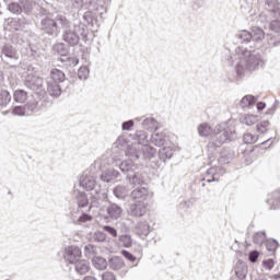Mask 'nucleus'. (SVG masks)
I'll return each instance as SVG.
<instances>
[{"instance_id": "f257e3e1", "label": "nucleus", "mask_w": 280, "mask_h": 280, "mask_svg": "<svg viewBox=\"0 0 280 280\" xmlns=\"http://www.w3.org/2000/svg\"><path fill=\"white\" fill-rule=\"evenodd\" d=\"M62 31V40L68 47H82V43H89V27L82 22L72 23L67 16L58 18Z\"/></svg>"}, {"instance_id": "f03ea898", "label": "nucleus", "mask_w": 280, "mask_h": 280, "mask_svg": "<svg viewBox=\"0 0 280 280\" xmlns=\"http://www.w3.org/2000/svg\"><path fill=\"white\" fill-rule=\"evenodd\" d=\"M260 67H264V58L261 54L257 50H244V55L240 57V61L236 63L235 69L238 78L246 75V71L253 73L257 71Z\"/></svg>"}, {"instance_id": "7ed1b4c3", "label": "nucleus", "mask_w": 280, "mask_h": 280, "mask_svg": "<svg viewBox=\"0 0 280 280\" xmlns=\"http://www.w3.org/2000/svg\"><path fill=\"white\" fill-rule=\"evenodd\" d=\"M237 139V131H235V127L229 126L226 122H222L215 126L214 136L212 137V141L208 143V148H221L228 141H235Z\"/></svg>"}, {"instance_id": "20e7f679", "label": "nucleus", "mask_w": 280, "mask_h": 280, "mask_svg": "<svg viewBox=\"0 0 280 280\" xmlns=\"http://www.w3.org/2000/svg\"><path fill=\"white\" fill-rule=\"evenodd\" d=\"M129 153L133 161L143 159L144 161H149L151 167H161V161L156 159V149L150 144H142L138 148L129 149Z\"/></svg>"}, {"instance_id": "39448f33", "label": "nucleus", "mask_w": 280, "mask_h": 280, "mask_svg": "<svg viewBox=\"0 0 280 280\" xmlns=\"http://www.w3.org/2000/svg\"><path fill=\"white\" fill-rule=\"evenodd\" d=\"M236 38L241 45H249L253 47L255 43H261L266 38V33L259 26H254L250 32L241 31L236 34Z\"/></svg>"}, {"instance_id": "423d86ee", "label": "nucleus", "mask_w": 280, "mask_h": 280, "mask_svg": "<svg viewBox=\"0 0 280 280\" xmlns=\"http://www.w3.org/2000/svg\"><path fill=\"white\" fill-rule=\"evenodd\" d=\"M60 16H67L65 14H54L52 16L42 20L39 22V30L43 32V34H46V36H49L50 38H58L60 36Z\"/></svg>"}, {"instance_id": "0eeeda50", "label": "nucleus", "mask_w": 280, "mask_h": 280, "mask_svg": "<svg viewBox=\"0 0 280 280\" xmlns=\"http://www.w3.org/2000/svg\"><path fill=\"white\" fill-rule=\"evenodd\" d=\"M85 5L88 11L83 14V21L90 27L97 30L100 27V16H102L100 4H97V0H86Z\"/></svg>"}, {"instance_id": "6e6552de", "label": "nucleus", "mask_w": 280, "mask_h": 280, "mask_svg": "<svg viewBox=\"0 0 280 280\" xmlns=\"http://www.w3.org/2000/svg\"><path fill=\"white\" fill-rule=\"evenodd\" d=\"M7 10L11 12V14H25V16H30L34 7L30 0H19L7 2Z\"/></svg>"}, {"instance_id": "1a4fd4ad", "label": "nucleus", "mask_w": 280, "mask_h": 280, "mask_svg": "<svg viewBox=\"0 0 280 280\" xmlns=\"http://www.w3.org/2000/svg\"><path fill=\"white\" fill-rule=\"evenodd\" d=\"M24 85L26 86V89H30L31 91L36 93L38 97H44L45 95H47V92L45 91V82L40 77L28 74L24 80Z\"/></svg>"}, {"instance_id": "9d476101", "label": "nucleus", "mask_w": 280, "mask_h": 280, "mask_svg": "<svg viewBox=\"0 0 280 280\" xmlns=\"http://www.w3.org/2000/svg\"><path fill=\"white\" fill-rule=\"evenodd\" d=\"M0 58L3 65L13 67L14 62L19 60V49H16L12 44H4L0 50Z\"/></svg>"}, {"instance_id": "9b49d317", "label": "nucleus", "mask_w": 280, "mask_h": 280, "mask_svg": "<svg viewBox=\"0 0 280 280\" xmlns=\"http://www.w3.org/2000/svg\"><path fill=\"white\" fill-rule=\"evenodd\" d=\"M124 215V205L115 201H107L105 206V220L117 221Z\"/></svg>"}, {"instance_id": "f8f14e48", "label": "nucleus", "mask_w": 280, "mask_h": 280, "mask_svg": "<svg viewBox=\"0 0 280 280\" xmlns=\"http://www.w3.org/2000/svg\"><path fill=\"white\" fill-rule=\"evenodd\" d=\"M82 249L75 245L68 246L65 249L63 259L69 266H73L75 261H80Z\"/></svg>"}, {"instance_id": "ddd939ff", "label": "nucleus", "mask_w": 280, "mask_h": 280, "mask_svg": "<svg viewBox=\"0 0 280 280\" xmlns=\"http://www.w3.org/2000/svg\"><path fill=\"white\" fill-rule=\"evenodd\" d=\"M92 191L90 210L92 207H100L101 202L108 200V192L106 189H102V186L96 187L95 190Z\"/></svg>"}, {"instance_id": "4468645a", "label": "nucleus", "mask_w": 280, "mask_h": 280, "mask_svg": "<svg viewBox=\"0 0 280 280\" xmlns=\"http://www.w3.org/2000/svg\"><path fill=\"white\" fill-rule=\"evenodd\" d=\"M116 166L119 167L120 172L128 178V176L135 174L139 170V165L135 163V159L125 160L120 163L116 162Z\"/></svg>"}, {"instance_id": "2eb2a0df", "label": "nucleus", "mask_w": 280, "mask_h": 280, "mask_svg": "<svg viewBox=\"0 0 280 280\" xmlns=\"http://www.w3.org/2000/svg\"><path fill=\"white\" fill-rule=\"evenodd\" d=\"M79 185L80 187H82L83 189H85V191H93L96 189L97 186V182L95 180V176L88 174V173H83L79 179Z\"/></svg>"}, {"instance_id": "dca6fc26", "label": "nucleus", "mask_w": 280, "mask_h": 280, "mask_svg": "<svg viewBox=\"0 0 280 280\" xmlns=\"http://www.w3.org/2000/svg\"><path fill=\"white\" fill-rule=\"evenodd\" d=\"M148 211V207L143 201H136L129 205L128 213L132 218H143Z\"/></svg>"}, {"instance_id": "f3484780", "label": "nucleus", "mask_w": 280, "mask_h": 280, "mask_svg": "<svg viewBox=\"0 0 280 280\" xmlns=\"http://www.w3.org/2000/svg\"><path fill=\"white\" fill-rule=\"evenodd\" d=\"M269 30H271V32H275V34L270 37L268 44L271 47H280V21L279 20H273L270 22L269 24Z\"/></svg>"}, {"instance_id": "a211bd4d", "label": "nucleus", "mask_w": 280, "mask_h": 280, "mask_svg": "<svg viewBox=\"0 0 280 280\" xmlns=\"http://www.w3.org/2000/svg\"><path fill=\"white\" fill-rule=\"evenodd\" d=\"M136 121H141L142 128L150 132H156V130H159V121L154 119V117H136Z\"/></svg>"}, {"instance_id": "6ab92c4d", "label": "nucleus", "mask_w": 280, "mask_h": 280, "mask_svg": "<svg viewBox=\"0 0 280 280\" xmlns=\"http://www.w3.org/2000/svg\"><path fill=\"white\" fill-rule=\"evenodd\" d=\"M57 62V67H61V69H71V67H78L80 65V59L67 55L66 57H59Z\"/></svg>"}, {"instance_id": "aec40b11", "label": "nucleus", "mask_w": 280, "mask_h": 280, "mask_svg": "<svg viewBox=\"0 0 280 280\" xmlns=\"http://www.w3.org/2000/svg\"><path fill=\"white\" fill-rule=\"evenodd\" d=\"M100 178L103 183H115L121 178V173L115 168H107L102 172Z\"/></svg>"}, {"instance_id": "412c9836", "label": "nucleus", "mask_w": 280, "mask_h": 280, "mask_svg": "<svg viewBox=\"0 0 280 280\" xmlns=\"http://www.w3.org/2000/svg\"><path fill=\"white\" fill-rule=\"evenodd\" d=\"M73 198L79 209H85V207H89V205H91L89 200V195L84 191L75 190L73 194Z\"/></svg>"}, {"instance_id": "4be33fe9", "label": "nucleus", "mask_w": 280, "mask_h": 280, "mask_svg": "<svg viewBox=\"0 0 280 280\" xmlns=\"http://www.w3.org/2000/svg\"><path fill=\"white\" fill-rule=\"evenodd\" d=\"M149 195L148 188L141 186L131 191L130 198L136 200V202H144V200H148Z\"/></svg>"}, {"instance_id": "5701e85b", "label": "nucleus", "mask_w": 280, "mask_h": 280, "mask_svg": "<svg viewBox=\"0 0 280 280\" xmlns=\"http://www.w3.org/2000/svg\"><path fill=\"white\" fill-rule=\"evenodd\" d=\"M108 268L114 271L121 270V268H126V261L120 256H109Z\"/></svg>"}, {"instance_id": "b1692460", "label": "nucleus", "mask_w": 280, "mask_h": 280, "mask_svg": "<svg viewBox=\"0 0 280 280\" xmlns=\"http://www.w3.org/2000/svg\"><path fill=\"white\" fill-rule=\"evenodd\" d=\"M50 80L57 84H65L67 82V74L58 68H52L50 70Z\"/></svg>"}, {"instance_id": "393cba45", "label": "nucleus", "mask_w": 280, "mask_h": 280, "mask_svg": "<svg viewBox=\"0 0 280 280\" xmlns=\"http://www.w3.org/2000/svg\"><path fill=\"white\" fill-rule=\"evenodd\" d=\"M77 275H86L91 270V262L86 259H79L73 264Z\"/></svg>"}, {"instance_id": "a878e982", "label": "nucleus", "mask_w": 280, "mask_h": 280, "mask_svg": "<svg viewBox=\"0 0 280 280\" xmlns=\"http://www.w3.org/2000/svg\"><path fill=\"white\" fill-rule=\"evenodd\" d=\"M115 148L118 150H121L126 154V156H129L132 159V155L129 153L130 150H135L136 147H131L128 141L124 138H118L117 141L115 142Z\"/></svg>"}, {"instance_id": "bb28decb", "label": "nucleus", "mask_w": 280, "mask_h": 280, "mask_svg": "<svg viewBox=\"0 0 280 280\" xmlns=\"http://www.w3.org/2000/svg\"><path fill=\"white\" fill-rule=\"evenodd\" d=\"M167 141H170V139L163 133L153 132L151 135V143L158 148H165V145H167Z\"/></svg>"}, {"instance_id": "cd10ccee", "label": "nucleus", "mask_w": 280, "mask_h": 280, "mask_svg": "<svg viewBox=\"0 0 280 280\" xmlns=\"http://www.w3.org/2000/svg\"><path fill=\"white\" fill-rule=\"evenodd\" d=\"M127 180L130 183V185H133L135 187H137V185L142 187V185L145 184V177H143V174H141L138 170L135 171L130 176H128Z\"/></svg>"}, {"instance_id": "c85d7f7f", "label": "nucleus", "mask_w": 280, "mask_h": 280, "mask_svg": "<svg viewBox=\"0 0 280 280\" xmlns=\"http://www.w3.org/2000/svg\"><path fill=\"white\" fill-rule=\"evenodd\" d=\"M34 15H35V19H37V21H39V23H43V21H45V19H49V18L54 16V13L49 12V10H47L46 8H44L42 5H37V8L34 11Z\"/></svg>"}, {"instance_id": "c756f323", "label": "nucleus", "mask_w": 280, "mask_h": 280, "mask_svg": "<svg viewBox=\"0 0 280 280\" xmlns=\"http://www.w3.org/2000/svg\"><path fill=\"white\" fill-rule=\"evenodd\" d=\"M235 159V153L231 148H223L220 152L219 162L223 164H229Z\"/></svg>"}, {"instance_id": "7c9ffc66", "label": "nucleus", "mask_w": 280, "mask_h": 280, "mask_svg": "<svg viewBox=\"0 0 280 280\" xmlns=\"http://www.w3.org/2000/svg\"><path fill=\"white\" fill-rule=\"evenodd\" d=\"M236 277H248V266L242 259H238L234 267Z\"/></svg>"}, {"instance_id": "2f4dec72", "label": "nucleus", "mask_w": 280, "mask_h": 280, "mask_svg": "<svg viewBox=\"0 0 280 280\" xmlns=\"http://www.w3.org/2000/svg\"><path fill=\"white\" fill-rule=\"evenodd\" d=\"M60 84L61 83L48 82L47 91L51 97H60V95H62V85Z\"/></svg>"}, {"instance_id": "473e14b6", "label": "nucleus", "mask_w": 280, "mask_h": 280, "mask_svg": "<svg viewBox=\"0 0 280 280\" xmlns=\"http://www.w3.org/2000/svg\"><path fill=\"white\" fill-rule=\"evenodd\" d=\"M174 156V150L171 147H163L159 151V161L160 163H165V161L172 159Z\"/></svg>"}, {"instance_id": "72a5a7b5", "label": "nucleus", "mask_w": 280, "mask_h": 280, "mask_svg": "<svg viewBox=\"0 0 280 280\" xmlns=\"http://www.w3.org/2000/svg\"><path fill=\"white\" fill-rule=\"evenodd\" d=\"M52 51L60 56V58H65L69 56V46L65 43H57L52 46Z\"/></svg>"}, {"instance_id": "f704fd0d", "label": "nucleus", "mask_w": 280, "mask_h": 280, "mask_svg": "<svg viewBox=\"0 0 280 280\" xmlns=\"http://www.w3.org/2000/svg\"><path fill=\"white\" fill-rule=\"evenodd\" d=\"M27 97H30V93L23 89H18L13 92V100L18 104H25V102H27Z\"/></svg>"}, {"instance_id": "c9c22d12", "label": "nucleus", "mask_w": 280, "mask_h": 280, "mask_svg": "<svg viewBox=\"0 0 280 280\" xmlns=\"http://www.w3.org/2000/svg\"><path fill=\"white\" fill-rule=\"evenodd\" d=\"M92 264L96 270H106V268H108V260L101 256H94L92 258Z\"/></svg>"}, {"instance_id": "e433bc0d", "label": "nucleus", "mask_w": 280, "mask_h": 280, "mask_svg": "<svg viewBox=\"0 0 280 280\" xmlns=\"http://www.w3.org/2000/svg\"><path fill=\"white\" fill-rule=\"evenodd\" d=\"M12 102V94L8 90H0V108H7V106Z\"/></svg>"}, {"instance_id": "4c0bfd02", "label": "nucleus", "mask_w": 280, "mask_h": 280, "mask_svg": "<svg viewBox=\"0 0 280 280\" xmlns=\"http://www.w3.org/2000/svg\"><path fill=\"white\" fill-rule=\"evenodd\" d=\"M270 205V209L277 210L280 209V190H276L271 194V198L267 200Z\"/></svg>"}, {"instance_id": "58836bf2", "label": "nucleus", "mask_w": 280, "mask_h": 280, "mask_svg": "<svg viewBox=\"0 0 280 280\" xmlns=\"http://www.w3.org/2000/svg\"><path fill=\"white\" fill-rule=\"evenodd\" d=\"M255 104H257V97L255 95H245L241 100L242 108H252V106H255Z\"/></svg>"}, {"instance_id": "ea45409f", "label": "nucleus", "mask_w": 280, "mask_h": 280, "mask_svg": "<svg viewBox=\"0 0 280 280\" xmlns=\"http://www.w3.org/2000/svg\"><path fill=\"white\" fill-rule=\"evenodd\" d=\"M113 194L115 198H118V200H126V196H128V188H126V186L118 185L113 189Z\"/></svg>"}, {"instance_id": "a19ab883", "label": "nucleus", "mask_w": 280, "mask_h": 280, "mask_svg": "<svg viewBox=\"0 0 280 280\" xmlns=\"http://www.w3.org/2000/svg\"><path fill=\"white\" fill-rule=\"evenodd\" d=\"M135 141H138L139 145H145L149 143L148 133L143 130H137L133 135Z\"/></svg>"}, {"instance_id": "79ce46f5", "label": "nucleus", "mask_w": 280, "mask_h": 280, "mask_svg": "<svg viewBox=\"0 0 280 280\" xmlns=\"http://www.w3.org/2000/svg\"><path fill=\"white\" fill-rule=\"evenodd\" d=\"M118 244L124 248H132V236L130 234L119 235Z\"/></svg>"}, {"instance_id": "37998d69", "label": "nucleus", "mask_w": 280, "mask_h": 280, "mask_svg": "<svg viewBox=\"0 0 280 280\" xmlns=\"http://www.w3.org/2000/svg\"><path fill=\"white\" fill-rule=\"evenodd\" d=\"M199 137H209L211 132H213V129L211 126L207 122L200 124L197 128Z\"/></svg>"}, {"instance_id": "c03bdc74", "label": "nucleus", "mask_w": 280, "mask_h": 280, "mask_svg": "<svg viewBox=\"0 0 280 280\" xmlns=\"http://www.w3.org/2000/svg\"><path fill=\"white\" fill-rule=\"evenodd\" d=\"M24 108L26 110V115H32V113L38 112V101L31 100L25 105Z\"/></svg>"}, {"instance_id": "a18cd8bd", "label": "nucleus", "mask_w": 280, "mask_h": 280, "mask_svg": "<svg viewBox=\"0 0 280 280\" xmlns=\"http://www.w3.org/2000/svg\"><path fill=\"white\" fill-rule=\"evenodd\" d=\"M262 246H266V249L269 253H275L277 250V248H279V241H277L275 238H267Z\"/></svg>"}, {"instance_id": "49530a36", "label": "nucleus", "mask_w": 280, "mask_h": 280, "mask_svg": "<svg viewBox=\"0 0 280 280\" xmlns=\"http://www.w3.org/2000/svg\"><path fill=\"white\" fill-rule=\"evenodd\" d=\"M270 12H273L275 16L280 18L279 0H267L266 1Z\"/></svg>"}, {"instance_id": "de8ad7c7", "label": "nucleus", "mask_w": 280, "mask_h": 280, "mask_svg": "<svg viewBox=\"0 0 280 280\" xmlns=\"http://www.w3.org/2000/svg\"><path fill=\"white\" fill-rule=\"evenodd\" d=\"M254 244H258L259 246H264L266 243V232H257L253 236Z\"/></svg>"}, {"instance_id": "09e8293b", "label": "nucleus", "mask_w": 280, "mask_h": 280, "mask_svg": "<svg viewBox=\"0 0 280 280\" xmlns=\"http://www.w3.org/2000/svg\"><path fill=\"white\" fill-rule=\"evenodd\" d=\"M218 172V168L215 167H210L206 172V176H211V178L203 177L201 180L206 183H215L218 179L215 178V173Z\"/></svg>"}, {"instance_id": "8fccbe9b", "label": "nucleus", "mask_w": 280, "mask_h": 280, "mask_svg": "<svg viewBox=\"0 0 280 280\" xmlns=\"http://www.w3.org/2000/svg\"><path fill=\"white\" fill-rule=\"evenodd\" d=\"M97 254V247L93 244H88L84 246V256L88 257V259H91L93 255Z\"/></svg>"}, {"instance_id": "3c124183", "label": "nucleus", "mask_w": 280, "mask_h": 280, "mask_svg": "<svg viewBox=\"0 0 280 280\" xmlns=\"http://www.w3.org/2000/svg\"><path fill=\"white\" fill-rule=\"evenodd\" d=\"M259 121L258 115L248 114L244 117L243 124L246 126H253Z\"/></svg>"}, {"instance_id": "603ef678", "label": "nucleus", "mask_w": 280, "mask_h": 280, "mask_svg": "<svg viewBox=\"0 0 280 280\" xmlns=\"http://www.w3.org/2000/svg\"><path fill=\"white\" fill-rule=\"evenodd\" d=\"M12 115H15L18 117H25V115H27V112L25 109V105L13 106Z\"/></svg>"}, {"instance_id": "864d4df0", "label": "nucleus", "mask_w": 280, "mask_h": 280, "mask_svg": "<svg viewBox=\"0 0 280 280\" xmlns=\"http://www.w3.org/2000/svg\"><path fill=\"white\" fill-rule=\"evenodd\" d=\"M268 126H270V121L262 120L256 125V131L260 135H266L268 132Z\"/></svg>"}, {"instance_id": "5fc2aeb1", "label": "nucleus", "mask_w": 280, "mask_h": 280, "mask_svg": "<svg viewBox=\"0 0 280 280\" xmlns=\"http://www.w3.org/2000/svg\"><path fill=\"white\" fill-rule=\"evenodd\" d=\"M90 73H91V70H89V67L83 66L78 70V78L79 80H89Z\"/></svg>"}, {"instance_id": "6e6d98bb", "label": "nucleus", "mask_w": 280, "mask_h": 280, "mask_svg": "<svg viewBox=\"0 0 280 280\" xmlns=\"http://www.w3.org/2000/svg\"><path fill=\"white\" fill-rule=\"evenodd\" d=\"M258 139L259 138L257 136H255L250 132H247L243 136L244 143H247V144H250V145H253V143H257Z\"/></svg>"}, {"instance_id": "4d7b16f0", "label": "nucleus", "mask_w": 280, "mask_h": 280, "mask_svg": "<svg viewBox=\"0 0 280 280\" xmlns=\"http://www.w3.org/2000/svg\"><path fill=\"white\" fill-rule=\"evenodd\" d=\"M93 220V215L83 212L79 219L75 221V224H86V222H91Z\"/></svg>"}, {"instance_id": "13d9d810", "label": "nucleus", "mask_w": 280, "mask_h": 280, "mask_svg": "<svg viewBox=\"0 0 280 280\" xmlns=\"http://www.w3.org/2000/svg\"><path fill=\"white\" fill-rule=\"evenodd\" d=\"M136 121H137L136 118L124 121L121 124V130L130 132V130H132V128H135Z\"/></svg>"}, {"instance_id": "bf43d9fd", "label": "nucleus", "mask_w": 280, "mask_h": 280, "mask_svg": "<svg viewBox=\"0 0 280 280\" xmlns=\"http://www.w3.org/2000/svg\"><path fill=\"white\" fill-rule=\"evenodd\" d=\"M93 240H94V242H98V243L106 242V240H107L106 233H104L102 231H97L94 233Z\"/></svg>"}, {"instance_id": "052dcab7", "label": "nucleus", "mask_w": 280, "mask_h": 280, "mask_svg": "<svg viewBox=\"0 0 280 280\" xmlns=\"http://www.w3.org/2000/svg\"><path fill=\"white\" fill-rule=\"evenodd\" d=\"M122 257H125V259H127L128 261L135 262L137 261V256H133L132 253L122 249L121 252Z\"/></svg>"}, {"instance_id": "680f3d73", "label": "nucleus", "mask_w": 280, "mask_h": 280, "mask_svg": "<svg viewBox=\"0 0 280 280\" xmlns=\"http://www.w3.org/2000/svg\"><path fill=\"white\" fill-rule=\"evenodd\" d=\"M103 230L105 231V233L112 235V237H117V229H115L114 226L104 225Z\"/></svg>"}, {"instance_id": "e2e57ef3", "label": "nucleus", "mask_w": 280, "mask_h": 280, "mask_svg": "<svg viewBox=\"0 0 280 280\" xmlns=\"http://www.w3.org/2000/svg\"><path fill=\"white\" fill-rule=\"evenodd\" d=\"M262 266L264 268H266V270H272V268H275V259L269 258L267 260H264Z\"/></svg>"}, {"instance_id": "0e129e2a", "label": "nucleus", "mask_w": 280, "mask_h": 280, "mask_svg": "<svg viewBox=\"0 0 280 280\" xmlns=\"http://www.w3.org/2000/svg\"><path fill=\"white\" fill-rule=\"evenodd\" d=\"M138 229H141L143 235L150 234V225L145 222L139 223Z\"/></svg>"}, {"instance_id": "69168bd1", "label": "nucleus", "mask_w": 280, "mask_h": 280, "mask_svg": "<svg viewBox=\"0 0 280 280\" xmlns=\"http://www.w3.org/2000/svg\"><path fill=\"white\" fill-rule=\"evenodd\" d=\"M248 259L252 264H256L257 259H259V252L252 250L248 255Z\"/></svg>"}, {"instance_id": "338daca9", "label": "nucleus", "mask_w": 280, "mask_h": 280, "mask_svg": "<svg viewBox=\"0 0 280 280\" xmlns=\"http://www.w3.org/2000/svg\"><path fill=\"white\" fill-rule=\"evenodd\" d=\"M102 280H117V276L110 271H106L102 275Z\"/></svg>"}, {"instance_id": "774afa93", "label": "nucleus", "mask_w": 280, "mask_h": 280, "mask_svg": "<svg viewBox=\"0 0 280 280\" xmlns=\"http://www.w3.org/2000/svg\"><path fill=\"white\" fill-rule=\"evenodd\" d=\"M256 107H257V110H258V112H261V110H264V108H266V103H264V102H258V103L256 104Z\"/></svg>"}]
</instances>
